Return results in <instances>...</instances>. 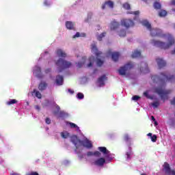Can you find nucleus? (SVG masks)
<instances>
[{
  "label": "nucleus",
  "instance_id": "1",
  "mask_svg": "<svg viewBox=\"0 0 175 175\" xmlns=\"http://www.w3.org/2000/svg\"><path fill=\"white\" fill-rule=\"evenodd\" d=\"M151 79L153 83H157V84L160 85L159 87L154 88V92L159 95L162 100H166V99H168L169 97L167 95H169L172 91L165 90L164 87L167 81L173 83V81H175L174 75H170L169 72H164L160 73V77L154 75L152 76Z\"/></svg>",
  "mask_w": 175,
  "mask_h": 175
},
{
  "label": "nucleus",
  "instance_id": "2",
  "mask_svg": "<svg viewBox=\"0 0 175 175\" xmlns=\"http://www.w3.org/2000/svg\"><path fill=\"white\" fill-rule=\"evenodd\" d=\"M142 25L150 31L151 36H160L161 38H167L169 42L168 44H166L163 42L152 40L150 43L153 46L159 47V49H163V50H166V49L172 47V46L175 44L174 38L173 36H172V35L163 34V31L159 29H152L150 23H143Z\"/></svg>",
  "mask_w": 175,
  "mask_h": 175
},
{
  "label": "nucleus",
  "instance_id": "3",
  "mask_svg": "<svg viewBox=\"0 0 175 175\" xmlns=\"http://www.w3.org/2000/svg\"><path fill=\"white\" fill-rule=\"evenodd\" d=\"M70 140L77 148L75 150L76 152H77V149L80 148L82 146L86 148H92V144H91V142L87 138L85 140L81 141L77 138V136L73 135L71 137Z\"/></svg>",
  "mask_w": 175,
  "mask_h": 175
},
{
  "label": "nucleus",
  "instance_id": "4",
  "mask_svg": "<svg viewBox=\"0 0 175 175\" xmlns=\"http://www.w3.org/2000/svg\"><path fill=\"white\" fill-rule=\"evenodd\" d=\"M56 65L58 67V73H61V72H62L64 70L70 68V66H72V63L62 58H59L56 62Z\"/></svg>",
  "mask_w": 175,
  "mask_h": 175
},
{
  "label": "nucleus",
  "instance_id": "5",
  "mask_svg": "<svg viewBox=\"0 0 175 175\" xmlns=\"http://www.w3.org/2000/svg\"><path fill=\"white\" fill-rule=\"evenodd\" d=\"M133 68V64L131 62L128 63L124 66L120 68V69L118 70L119 75H120L121 76H125L126 72H128V70H131V69H132Z\"/></svg>",
  "mask_w": 175,
  "mask_h": 175
},
{
  "label": "nucleus",
  "instance_id": "6",
  "mask_svg": "<svg viewBox=\"0 0 175 175\" xmlns=\"http://www.w3.org/2000/svg\"><path fill=\"white\" fill-rule=\"evenodd\" d=\"M98 150H99L100 152H103L106 159H108L109 161H111V154H110V151L107 150V148H106V147L100 146V147H98Z\"/></svg>",
  "mask_w": 175,
  "mask_h": 175
},
{
  "label": "nucleus",
  "instance_id": "7",
  "mask_svg": "<svg viewBox=\"0 0 175 175\" xmlns=\"http://www.w3.org/2000/svg\"><path fill=\"white\" fill-rule=\"evenodd\" d=\"M163 172L165 173V174L172 175V169H170V165L167 163H164L163 165Z\"/></svg>",
  "mask_w": 175,
  "mask_h": 175
},
{
  "label": "nucleus",
  "instance_id": "8",
  "mask_svg": "<svg viewBox=\"0 0 175 175\" xmlns=\"http://www.w3.org/2000/svg\"><path fill=\"white\" fill-rule=\"evenodd\" d=\"M139 69H140V71L142 72V73H148V72H149L148 65L147 64V63H146L144 62H143L140 64Z\"/></svg>",
  "mask_w": 175,
  "mask_h": 175
},
{
  "label": "nucleus",
  "instance_id": "9",
  "mask_svg": "<svg viewBox=\"0 0 175 175\" xmlns=\"http://www.w3.org/2000/svg\"><path fill=\"white\" fill-rule=\"evenodd\" d=\"M156 62L159 69H162V68H165V66H166V62L163 59L157 58L156 59Z\"/></svg>",
  "mask_w": 175,
  "mask_h": 175
},
{
  "label": "nucleus",
  "instance_id": "10",
  "mask_svg": "<svg viewBox=\"0 0 175 175\" xmlns=\"http://www.w3.org/2000/svg\"><path fill=\"white\" fill-rule=\"evenodd\" d=\"M106 6L109 7L110 9H113V8H114V3L110 0L105 1L102 5V9H106Z\"/></svg>",
  "mask_w": 175,
  "mask_h": 175
},
{
  "label": "nucleus",
  "instance_id": "11",
  "mask_svg": "<svg viewBox=\"0 0 175 175\" xmlns=\"http://www.w3.org/2000/svg\"><path fill=\"white\" fill-rule=\"evenodd\" d=\"M105 162V158H100L94 162V165H96V166H103Z\"/></svg>",
  "mask_w": 175,
  "mask_h": 175
},
{
  "label": "nucleus",
  "instance_id": "12",
  "mask_svg": "<svg viewBox=\"0 0 175 175\" xmlns=\"http://www.w3.org/2000/svg\"><path fill=\"white\" fill-rule=\"evenodd\" d=\"M56 85H62L64 84V77L57 75L55 79Z\"/></svg>",
  "mask_w": 175,
  "mask_h": 175
},
{
  "label": "nucleus",
  "instance_id": "13",
  "mask_svg": "<svg viewBox=\"0 0 175 175\" xmlns=\"http://www.w3.org/2000/svg\"><path fill=\"white\" fill-rule=\"evenodd\" d=\"M92 53H94L96 57H99V55L102 54V52L98 51V48H96V45H95V44H92Z\"/></svg>",
  "mask_w": 175,
  "mask_h": 175
},
{
  "label": "nucleus",
  "instance_id": "14",
  "mask_svg": "<svg viewBox=\"0 0 175 175\" xmlns=\"http://www.w3.org/2000/svg\"><path fill=\"white\" fill-rule=\"evenodd\" d=\"M33 73L34 75H36V76L37 77H42V76H40V73H42V71L40 70V67L39 66H35L34 69H33Z\"/></svg>",
  "mask_w": 175,
  "mask_h": 175
},
{
  "label": "nucleus",
  "instance_id": "15",
  "mask_svg": "<svg viewBox=\"0 0 175 175\" xmlns=\"http://www.w3.org/2000/svg\"><path fill=\"white\" fill-rule=\"evenodd\" d=\"M47 88V83L44 81H41L38 85V90L40 91H44Z\"/></svg>",
  "mask_w": 175,
  "mask_h": 175
},
{
  "label": "nucleus",
  "instance_id": "16",
  "mask_svg": "<svg viewBox=\"0 0 175 175\" xmlns=\"http://www.w3.org/2000/svg\"><path fill=\"white\" fill-rule=\"evenodd\" d=\"M120 57V53L118 52H113L111 54V58L114 62H117L118 61V58Z\"/></svg>",
  "mask_w": 175,
  "mask_h": 175
},
{
  "label": "nucleus",
  "instance_id": "17",
  "mask_svg": "<svg viewBox=\"0 0 175 175\" xmlns=\"http://www.w3.org/2000/svg\"><path fill=\"white\" fill-rule=\"evenodd\" d=\"M105 80H106V75H103L98 78V82L100 84V87L105 85Z\"/></svg>",
  "mask_w": 175,
  "mask_h": 175
},
{
  "label": "nucleus",
  "instance_id": "18",
  "mask_svg": "<svg viewBox=\"0 0 175 175\" xmlns=\"http://www.w3.org/2000/svg\"><path fill=\"white\" fill-rule=\"evenodd\" d=\"M153 8L155 10H161V9H162V5L158 1H154L153 3Z\"/></svg>",
  "mask_w": 175,
  "mask_h": 175
},
{
  "label": "nucleus",
  "instance_id": "19",
  "mask_svg": "<svg viewBox=\"0 0 175 175\" xmlns=\"http://www.w3.org/2000/svg\"><path fill=\"white\" fill-rule=\"evenodd\" d=\"M57 55L58 57H62V58H65V57H66V53L62 49H58L57 51Z\"/></svg>",
  "mask_w": 175,
  "mask_h": 175
},
{
  "label": "nucleus",
  "instance_id": "20",
  "mask_svg": "<svg viewBox=\"0 0 175 175\" xmlns=\"http://www.w3.org/2000/svg\"><path fill=\"white\" fill-rule=\"evenodd\" d=\"M95 61V57L92 56L89 58V64H88V68H91L94 65V62Z\"/></svg>",
  "mask_w": 175,
  "mask_h": 175
},
{
  "label": "nucleus",
  "instance_id": "21",
  "mask_svg": "<svg viewBox=\"0 0 175 175\" xmlns=\"http://www.w3.org/2000/svg\"><path fill=\"white\" fill-rule=\"evenodd\" d=\"M167 15V12L165 10H160L159 12V17H165Z\"/></svg>",
  "mask_w": 175,
  "mask_h": 175
},
{
  "label": "nucleus",
  "instance_id": "22",
  "mask_svg": "<svg viewBox=\"0 0 175 175\" xmlns=\"http://www.w3.org/2000/svg\"><path fill=\"white\" fill-rule=\"evenodd\" d=\"M142 55V53L139 51H134V52L132 54V58H137V57H140Z\"/></svg>",
  "mask_w": 175,
  "mask_h": 175
},
{
  "label": "nucleus",
  "instance_id": "23",
  "mask_svg": "<svg viewBox=\"0 0 175 175\" xmlns=\"http://www.w3.org/2000/svg\"><path fill=\"white\" fill-rule=\"evenodd\" d=\"M122 27H126V28H129V27H133L135 25V23H121Z\"/></svg>",
  "mask_w": 175,
  "mask_h": 175
},
{
  "label": "nucleus",
  "instance_id": "24",
  "mask_svg": "<svg viewBox=\"0 0 175 175\" xmlns=\"http://www.w3.org/2000/svg\"><path fill=\"white\" fill-rule=\"evenodd\" d=\"M66 27L67 29H75V25L72 23H66Z\"/></svg>",
  "mask_w": 175,
  "mask_h": 175
},
{
  "label": "nucleus",
  "instance_id": "25",
  "mask_svg": "<svg viewBox=\"0 0 175 175\" xmlns=\"http://www.w3.org/2000/svg\"><path fill=\"white\" fill-rule=\"evenodd\" d=\"M122 8L125 9V10H131V4L129 3H124L122 4Z\"/></svg>",
  "mask_w": 175,
  "mask_h": 175
},
{
  "label": "nucleus",
  "instance_id": "26",
  "mask_svg": "<svg viewBox=\"0 0 175 175\" xmlns=\"http://www.w3.org/2000/svg\"><path fill=\"white\" fill-rule=\"evenodd\" d=\"M127 14H134V16H139L140 14V11H128Z\"/></svg>",
  "mask_w": 175,
  "mask_h": 175
},
{
  "label": "nucleus",
  "instance_id": "27",
  "mask_svg": "<svg viewBox=\"0 0 175 175\" xmlns=\"http://www.w3.org/2000/svg\"><path fill=\"white\" fill-rule=\"evenodd\" d=\"M33 94H36V98H38V99L42 98V94H40L38 91H36V90H33Z\"/></svg>",
  "mask_w": 175,
  "mask_h": 175
},
{
  "label": "nucleus",
  "instance_id": "28",
  "mask_svg": "<svg viewBox=\"0 0 175 175\" xmlns=\"http://www.w3.org/2000/svg\"><path fill=\"white\" fill-rule=\"evenodd\" d=\"M61 136L62 137H63V139H68V137H69V133L65 131V132H62L61 133Z\"/></svg>",
  "mask_w": 175,
  "mask_h": 175
},
{
  "label": "nucleus",
  "instance_id": "29",
  "mask_svg": "<svg viewBox=\"0 0 175 175\" xmlns=\"http://www.w3.org/2000/svg\"><path fill=\"white\" fill-rule=\"evenodd\" d=\"M126 36V31H125V30H120V31L119 32V36H120V38H124V36Z\"/></svg>",
  "mask_w": 175,
  "mask_h": 175
},
{
  "label": "nucleus",
  "instance_id": "30",
  "mask_svg": "<svg viewBox=\"0 0 175 175\" xmlns=\"http://www.w3.org/2000/svg\"><path fill=\"white\" fill-rule=\"evenodd\" d=\"M118 28V25L116 23H112L111 25V31H116Z\"/></svg>",
  "mask_w": 175,
  "mask_h": 175
},
{
  "label": "nucleus",
  "instance_id": "31",
  "mask_svg": "<svg viewBox=\"0 0 175 175\" xmlns=\"http://www.w3.org/2000/svg\"><path fill=\"white\" fill-rule=\"evenodd\" d=\"M54 106H55V108H56L57 111H55L53 113H54L55 115L57 116V114H58V113H59V111L61 110V108L56 103H55Z\"/></svg>",
  "mask_w": 175,
  "mask_h": 175
},
{
  "label": "nucleus",
  "instance_id": "32",
  "mask_svg": "<svg viewBox=\"0 0 175 175\" xmlns=\"http://www.w3.org/2000/svg\"><path fill=\"white\" fill-rule=\"evenodd\" d=\"M106 36V32H103L99 36H98L97 39L98 40L100 41L102 40V38H105Z\"/></svg>",
  "mask_w": 175,
  "mask_h": 175
},
{
  "label": "nucleus",
  "instance_id": "33",
  "mask_svg": "<svg viewBox=\"0 0 175 175\" xmlns=\"http://www.w3.org/2000/svg\"><path fill=\"white\" fill-rule=\"evenodd\" d=\"M70 128H76L77 131H80L79 126L75 123L70 122Z\"/></svg>",
  "mask_w": 175,
  "mask_h": 175
},
{
  "label": "nucleus",
  "instance_id": "34",
  "mask_svg": "<svg viewBox=\"0 0 175 175\" xmlns=\"http://www.w3.org/2000/svg\"><path fill=\"white\" fill-rule=\"evenodd\" d=\"M126 160L127 161H129V159H131V156L132 155V151L130 150V152H127L126 153Z\"/></svg>",
  "mask_w": 175,
  "mask_h": 175
},
{
  "label": "nucleus",
  "instance_id": "35",
  "mask_svg": "<svg viewBox=\"0 0 175 175\" xmlns=\"http://www.w3.org/2000/svg\"><path fill=\"white\" fill-rule=\"evenodd\" d=\"M97 66H102L103 65V61L100 60V59H97Z\"/></svg>",
  "mask_w": 175,
  "mask_h": 175
},
{
  "label": "nucleus",
  "instance_id": "36",
  "mask_svg": "<svg viewBox=\"0 0 175 175\" xmlns=\"http://www.w3.org/2000/svg\"><path fill=\"white\" fill-rule=\"evenodd\" d=\"M77 97L78 99H84V94L83 93H78Z\"/></svg>",
  "mask_w": 175,
  "mask_h": 175
},
{
  "label": "nucleus",
  "instance_id": "37",
  "mask_svg": "<svg viewBox=\"0 0 175 175\" xmlns=\"http://www.w3.org/2000/svg\"><path fill=\"white\" fill-rule=\"evenodd\" d=\"M14 103H17V100L16 99H12L8 102V105H14Z\"/></svg>",
  "mask_w": 175,
  "mask_h": 175
},
{
  "label": "nucleus",
  "instance_id": "38",
  "mask_svg": "<svg viewBox=\"0 0 175 175\" xmlns=\"http://www.w3.org/2000/svg\"><path fill=\"white\" fill-rule=\"evenodd\" d=\"M100 155H102V154L100 153V152H99V151L94 152V157H100Z\"/></svg>",
  "mask_w": 175,
  "mask_h": 175
},
{
  "label": "nucleus",
  "instance_id": "39",
  "mask_svg": "<svg viewBox=\"0 0 175 175\" xmlns=\"http://www.w3.org/2000/svg\"><path fill=\"white\" fill-rule=\"evenodd\" d=\"M58 114H59V117H64V116H65V114H66V113H65V111H59L58 112Z\"/></svg>",
  "mask_w": 175,
  "mask_h": 175
},
{
  "label": "nucleus",
  "instance_id": "40",
  "mask_svg": "<svg viewBox=\"0 0 175 175\" xmlns=\"http://www.w3.org/2000/svg\"><path fill=\"white\" fill-rule=\"evenodd\" d=\"M152 106H153V107H158V106H159V102L156 101L154 103H152Z\"/></svg>",
  "mask_w": 175,
  "mask_h": 175
},
{
  "label": "nucleus",
  "instance_id": "41",
  "mask_svg": "<svg viewBox=\"0 0 175 175\" xmlns=\"http://www.w3.org/2000/svg\"><path fill=\"white\" fill-rule=\"evenodd\" d=\"M151 140L152 142H153V143H155V142H157V135H154L153 136H152Z\"/></svg>",
  "mask_w": 175,
  "mask_h": 175
},
{
  "label": "nucleus",
  "instance_id": "42",
  "mask_svg": "<svg viewBox=\"0 0 175 175\" xmlns=\"http://www.w3.org/2000/svg\"><path fill=\"white\" fill-rule=\"evenodd\" d=\"M80 36H81V34H80L79 32H77L75 35L73 36V38H80Z\"/></svg>",
  "mask_w": 175,
  "mask_h": 175
},
{
  "label": "nucleus",
  "instance_id": "43",
  "mask_svg": "<svg viewBox=\"0 0 175 175\" xmlns=\"http://www.w3.org/2000/svg\"><path fill=\"white\" fill-rule=\"evenodd\" d=\"M133 100H139L140 99V97L139 96H134L132 97Z\"/></svg>",
  "mask_w": 175,
  "mask_h": 175
},
{
  "label": "nucleus",
  "instance_id": "44",
  "mask_svg": "<svg viewBox=\"0 0 175 175\" xmlns=\"http://www.w3.org/2000/svg\"><path fill=\"white\" fill-rule=\"evenodd\" d=\"M87 156L88 157H94V152H91V151L88 152Z\"/></svg>",
  "mask_w": 175,
  "mask_h": 175
},
{
  "label": "nucleus",
  "instance_id": "45",
  "mask_svg": "<svg viewBox=\"0 0 175 175\" xmlns=\"http://www.w3.org/2000/svg\"><path fill=\"white\" fill-rule=\"evenodd\" d=\"M46 124H51V120H50L49 118H46L45 120Z\"/></svg>",
  "mask_w": 175,
  "mask_h": 175
},
{
  "label": "nucleus",
  "instance_id": "46",
  "mask_svg": "<svg viewBox=\"0 0 175 175\" xmlns=\"http://www.w3.org/2000/svg\"><path fill=\"white\" fill-rule=\"evenodd\" d=\"M84 65V63H81V62H78L77 64V66L78 68H81V66H83Z\"/></svg>",
  "mask_w": 175,
  "mask_h": 175
},
{
  "label": "nucleus",
  "instance_id": "47",
  "mask_svg": "<svg viewBox=\"0 0 175 175\" xmlns=\"http://www.w3.org/2000/svg\"><path fill=\"white\" fill-rule=\"evenodd\" d=\"M26 175H39V174L36 172H33L29 173Z\"/></svg>",
  "mask_w": 175,
  "mask_h": 175
},
{
  "label": "nucleus",
  "instance_id": "48",
  "mask_svg": "<svg viewBox=\"0 0 175 175\" xmlns=\"http://www.w3.org/2000/svg\"><path fill=\"white\" fill-rule=\"evenodd\" d=\"M124 140H125V142H129V136L128 135H124Z\"/></svg>",
  "mask_w": 175,
  "mask_h": 175
},
{
  "label": "nucleus",
  "instance_id": "49",
  "mask_svg": "<svg viewBox=\"0 0 175 175\" xmlns=\"http://www.w3.org/2000/svg\"><path fill=\"white\" fill-rule=\"evenodd\" d=\"M170 5H172V6H175V0H171Z\"/></svg>",
  "mask_w": 175,
  "mask_h": 175
},
{
  "label": "nucleus",
  "instance_id": "50",
  "mask_svg": "<svg viewBox=\"0 0 175 175\" xmlns=\"http://www.w3.org/2000/svg\"><path fill=\"white\" fill-rule=\"evenodd\" d=\"M35 109H36V110H38V111H40V107L39 105H36Z\"/></svg>",
  "mask_w": 175,
  "mask_h": 175
},
{
  "label": "nucleus",
  "instance_id": "51",
  "mask_svg": "<svg viewBox=\"0 0 175 175\" xmlns=\"http://www.w3.org/2000/svg\"><path fill=\"white\" fill-rule=\"evenodd\" d=\"M171 104L175 106V97L173 98V100L171 101Z\"/></svg>",
  "mask_w": 175,
  "mask_h": 175
},
{
  "label": "nucleus",
  "instance_id": "52",
  "mask_svg": "<svg viewBox=\"0 0 175 175\" xmlns=\"http://www.w3.org/2000/svg\"><path fill=\"white\" fill-rule=\"evenodd\" d=\"M144 96H146V98H148V92H144Z\"/></svg>",
  "mask_w": 175,
  "mask_h": 175
},
{
  "label": "nucleus",
  "instance_id": "53",
  "mask_svg": "<svg viewBox=\"0 0 175 175\" xmlns=\"http://www.w3.org/2000/svg\"><path fill=\"white\" fill-rule=\"evenodd\" d=\"M44 4L46 5V6H48L49 5V1L47 0H46L44 2Z\"/></svg>",
  "mask_w": 175,
  "mask_h": 175
},
{
  "label": "nucleus",
  "instance_id": "54",
  "mask_svg": "<svg viewBox=\"0 0 175 175\" xmlns=\"http://www.w3.org/2000/svg\"><path fill=\"white\" fill-rule=\"evenodd\" d=\"M68 92H70V94H73L75 92L70 89H68Z\"/></svg>",
  "mask_w": 175,
  "mask_h": 175
},
{
  "label": "nucleus",
  "instance_id": "55",
  "mask_svg": "<svg viewBox=\"0 0 175 175\" xmlns=\"http://www.w3.org/2000/svg\"><path fill=\"white\" fill-rule=\"evenodd\" d=\"M51 69H50V68L46 69V70H45V72H46V73H49V72H51Z\"/></svg>",
  "mask_w": 175,
  "mask_h": 175
},
{
  "label": "nucleus",
  "instance_id": "56",
  "mask_svg": "<svg viewBox=\"0 0 175 175\" xmlns=\"http://www.w3.org/2000/svg\"><path fill=\"white\" fill-rule=\"evenodd\" d=\"M151 120H152V121H155V118L154 117V116H151Z\"/></svg>",
  "mask_w": 175,
  "mask_h": 175
},
{
  "label": "nucleus",
  "instance_id": "57",
  "mask_svg": "<svg viewBox=\"0 0 175 175\" xmlns=\"http://www.w3.org/2000/svg\"><path fill=\"white\" fill-rule=\"evenodd\" d=\"M171 175H175V171L174 170L172 171Z\"/></svg>",
  "mask_w": 175,
  "mask_h": 175
},
{
  "label": "nucleus",
  "instance_id": "58",
  "mask_svg": "<svg viewBox=\"0 0 175 175\" xmlns=\"http://www.w3.org/2000/svg\"><path fill=\"white\" fill-rule=\"evenodd\" d=\"M79 157L80 159H83V158H84L83 155H79Z\"/></svg>",
  "mask_w": 175,
  "mask_h": 175
},
{
  "label": "nucleus",
  "instance_id": "59",
  "mask_svg": "<svg viewBox=\"0 0 175 175\" xmlns=\"http://www.w3.org/2000/svg\"><path fill=\"white\" fill-rule=\"evenodd\" d=\"M148 136H150V137H152V133H149L148 134Z\"/></svg>",
  "mask_w": 175,
  "mask_h": 175
},
{
  "label": "nucleus",
  "instance_id": "60",
  "mask_svg": "<svg viewBox=\"0 0 175 175\" xmlns=\"http://www.w3.org/2000/svg\"><path fill=\"white\" fill-rule=\"evenodd\" d=\"M142 23H148V21H147V20H144V21H142Z\"/></svg>",
  "mask_w": 175,
  "mask_h": 175
},
{
  "label": "nucleus",
  "instance_id": "61",
  "mask_svg": "<svg viewBox=\"0 0 175 175\" xmlns=\"http://www.w3.org/2000/svg\"><path fill=\"white\" fill-rule=\"evenodd\" d=\"M154 125H158V122H157V121H154Z\"/></svg>",
  "mask_w": 175,
  "mask_h": 175
},
{
  "label": "nucleus",
  "instance_id": "62",
  "mask_svg": "<svg viewBox=\"0 0 175 175\" xmlns=\"http://www.w3.org/2000/svg\"><path fill=\"white\" fill-rule=\"evenodd\" d=\"M12 175H20L19 174H13Z\"/></svg>",
  "mask_w": 175,
  "mask_h": 175
},
{
  "label": "nucleus",
  "instance_id": "63",
  "mask_svg": "<svg viewBox=\"0 0 175 175\" xmlns=\"http://www.w3.org/2000/svg\"><path fill=\"white\" fill-rule=\"evenodd\" d=\"M121 23H125V21H121Z\"/></svg>",
  "mask_w": 175,
  "mask_h": 175
},
{
  "label": "nucleus",
  "instance_id": "64",
  "mask_svg": "<svg viewBox=\"0 0 175 175\" xmlns=\"http://www.w3.org/2000/svg\"><path fill=\"white\" fill-rule=\"evenodd\" d=\"M141 175H146V174H142Z\"/></svg>",
  "mask_w": 175,
  "mask_h": 175
}]
</instances>
